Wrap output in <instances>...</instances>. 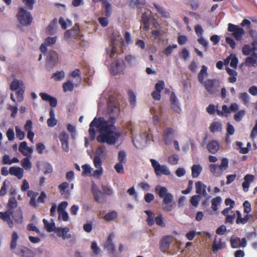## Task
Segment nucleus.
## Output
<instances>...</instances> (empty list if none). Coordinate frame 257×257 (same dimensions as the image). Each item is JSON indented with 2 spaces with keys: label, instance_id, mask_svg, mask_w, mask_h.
<instances>
[{
  "label": "nucleus",
  "instance_id": "nucleus-36",
  "mask_svg": "<svg viewBox=\"0 0 257 257\" xmlns=\"http://www.w3.org/2000/svg\"><path fill=\"white\" fill-rule=\"evenodd\" d=\"M207 70V67L205 65H203L201 67L200 71L198 75V80L201 84H203L205 82V81H204V78L207 76L208 74Z\"/></svg>",
  "mask_w": 257,
  "mask_h": 257
},
{
  "label": "nucleus",
  "instance_id": "nucleus-3",
  "mask_svg": "<svg viewBox=\"0 0 257 257\" xmlns=\"http://www.w3.org/2000/svg\"><path fill=\"white\" fill-rule=\"evenodd\" d=\"M39 195V193L32 190H29L27 192V195L30 197L29 205L31 207L37 208L40 203H44L47 195L44 191L41 192L40 196L36 200V198Z\"/></svg>",
  "mask_w": 257,
  "mask_h": 257
},
{
  "label": "nucleus",
  "instance_id": "nucleus-38",
  "mask_svg": "<svg viewBox=\"0 0 257 257\" xmlns=\"http://www.w3.org/2000/svg\"><path fill=\"white\" fill-rule=\"evenodd\" d=\"M102 7L105 10V16L107 17H110L112 11L111 4L107 1H104L102 2Z\"/></svg>",
  "mask_w": 257,
  "mask_h": 257
},
{
  "label": "nucleus",
  "instance_id": "nucleus-61",
  "mask_svg": "<svg viewBox=\"0 0 257 257\" xmlns=\"http://www.w3.org/2000/svg\"><path fill=\"white\" fill-rule=\"evenodd\" d=\"M28 148L27 143L26 142H23L20 144L19 150L24 156H27V153L25 151H26Z\"/></svg>",
  "mask_w": 257,
  "mask_h": 257
},
{
  "label": "nucleus",
  "instance_id": "nucleus-47",
  "mask_svg": "<svg viewBox=\"0 0 257 257\" xmlns=\"http://www.w3.org/2000/svg\"><path fill=\"white\" fill-rule=\"evenodd\" d=\"M77 84H73L70 81H67L65 82L63 85V88L64 92L68 91H72L73 90L74 86H77Z\"/></svg>",
  "mask_w": 257,
  "mask_h": 257
},
{
  "label": "nucleus",
  "instance_id": "nucleus-9",
  "mask_svg": "<svg viewBox=\"0 0 257 257\" xmlns=\"http://www.w3.org/2000/svg\"><path fill=\"white\" fill-rule=\"evenodd\" d=\"M117 34H116L114 35L112 38V46L111 48L110 53L109 52L108 49H106V52L107 54L109 55V57L110 58H114L117 54V48L116 46L117 45V43H119L121 45H123V41H122V38L121 35H118L117 37Z\"/></svg>",
  "mask_w": 257,
  "mask_h": 257
},
{
  "label": "nucleus",
  "instance_id": "nucleus-52",
  "mask_svg": "<svg viewBox=\"0 0 257 257\" xmlns=\"http://www.w3.org/2000/svg\"><path fill=\"white\" fill-rule=\"evenodd\" d=\"M50 117L47 120V124L49 127H53L56 125L57 120L55 117V113H50Z\"/></svg>",
  "mask_w": 257,
  "mask_h": 257
},
{
  "label": "nucleus",
  "instance_id": "nucleus-49",
  "mask_svg": "<svg viewBox=\"0 0 257 257\" xmlns=\"http://www.w3.org/2000/svg\"><path fill=\"white\" fill-rule=\"evenodd\" d=\"M117 217V213L114 211L108 212L104 216V219L108 221H111L116 219Z\"/></svg>",
  "mask_w": 257,
  "mask_h": 257
},
{
  "label": "nucleus",
  "instance_id": "nucleus-39",
  "mask_svg": "<svg viewBox=\"0 0 257 257\" xmlns=\"http://www.w3.org/2000/svg\"><path fill=\"white\" fill-rule=\"evenodd\" d=\"M222 199L221 197L217 196L211 200V208L214 211L218 210V206L220 204Z\"/></svg>",
  "mask_w": 257,
  "mask_h": 257
},
{
  "label": "nucleus",
  "instance_id": "nucleus-15",
  "mask_svg": "<svg viewBox=\"0 0 257 257\" xmlns=\"http://www.w3.org/2000/svg\"><path fill=\"white\" fill-rule=\"evenodd\" d=\"M79 34V27L76 24L72 29L67 30L64 34V38L69 40L72 39H76Z\"/></svg>",
  "mask_w": 257,
  "mask_h": 257
},
{
  "label": "nucleus",
  "instance_id": "nucleus-57",
  "mask_svg": "<svg viewBox=\"0 0 257 257\" xmlns=\"http://www.w3.org/2000/svg\"><path fill=\"white\" fill-rule=\"evenodd\" d=\"M118 163L124 164L126 162V153L124 151H120L118 154Z\"/></svg>",
  "mask_w": 257,
  "mask_h": 257
},
{
  "label": "nucleus",
  "instance_id": "nucleus-20",
  "mask_svg": "<svg viewBox=\"0 0 257 257\" xmlns=\"http://www.w3.org/2000/svg\"><path fill=\"white\" fill-rule=\"evenodd\" d=\"M196 193L199 195H201L203 197H206L207 193L206 191V186L202 182L198 181L195 183Z\"/></svg>",
  "mask_w": 257,
  "mask_h": 257
},
{
  "label": "nucleus",
  "instance_id": "nucleus-2",
  "mask_svg": "<svg viewBox=\"0 0 257 257\" xmlns=\"http://www.w3.org/2000/svg\"><path fill=\"white\" fill-rule=\"evenodd\" d=\"M155 191L156 193L163 199V209L167 211H171L173 207L171 204L173 201V195L168 192L166 187L160 185L155 187Z\"/></svg>",
  "mask_w": 257,
  "mask_h": 257
},
{
  "label": "nucleus",
  "instance_id": "nucleus-48",
  "mask_svg": "<svg viewBox=\"0 0 257 257\" xmlns=\"http://www.w3.org/2000/svg\"><path fill=\"white\" fill-rule=\"evenodd\" d=\"M59 23L63 29H66L68 26L72 25V22L69 20L66 21L63 17H60L59 20Z\"/></svg>",
  "mask_w": 257,
  "mask_h": 257
},
{
  "label": "nucleus",
  "instance_id": "nucleus-60",
  "mask_svg": "<svg viewBox=\"0 0 257 257\" xmlns=\"http://www.w3.org/2000/svg\"><path fill=\"white\" fill-rule=\"evenodd\" d=\"M238 98L245 104L248 103L249 101V96L246 92L240 93Z\"/></svg>",
  "mask_w": 257,
  "mask_h": 257
},
{
  "label": "nucleus",
  "instance_id": "nucleus-8",
  "mask_svg": "<svg viewBox=\"0 0 257 257\" xmlns=\"http://www.w3.org/2000/svg\"><path fill=\"white\" fill-rule=\"evenodd\" d=\"M202 84L210 94H213L218 92L220 87L219 81L216 79H208L205 81Z\"/></svg>",
  "mask_w": 257,
  "mask_h": 257
},
{
  "label": "nucleus",
  "instance_id": "nucleus-33",
  "mask_svg": "<svg viewBox=\"0 0 257 257\" xmlns=\"http://www.w3.org/2000/svg\"><path fill=\"white\" fill-rule=\"evenodd\" d=\"M22 88H25L23 82L17 79H14L10 85V89L12 91L20 90Z\"/></svg>",
  "mask_w": 257,
  "mask_h": 257
},
{
  "label": "nucleus",
  "instance_id": "nucleus-43",
  "mask_svg": "<svg viewBox=\"0 0 257 257\" xmlns=\"http://www.w3.org/2000/svg\"><path fill=\"white\" fill-rule=\"evenodd\" d=\"M145 213L148 215L147 222L149 226H153L154 224L155 221L154 219V214L150 210H145Z\"/></svg>",
  "mask_w": 257,
  "mask_h": 257
},
{
  "label": "nucleus",
  "instance_id": "nucleus-17",
  "mask_svg": "<svg viewBox=\"0 0 257 257\" xmlns=\"http://www.w3.org/2000/svg\"><path fill=\"white\" fill-rule=\"evenodd\" d=\"M69 231V228L68 227H56L55 229V232L59 237H61L63 239H69L71 237L70 234H67Z\"/></svg>",
  "mask_w": 257,
  "mask_h": 257
},
{
  "label": "nucleus",
  "instance_id": "nucleus-27",
  "mask_svg": "<svg viewBox=\"0 0 257 257\" xmlns=\"http://www.w3.org/2000/svg\"><path fill=\"white\" fill-rule=\"evenodd\" d=\"M9 173L21 179L23 176V170L20 167H11L9 170Z\"/></svg>",
  "mask_w": 257,
  "mask_h": 257
},
{
  "label": "nucleus",
  "instance_id": "nucleus-59",
  "mask_svg": "<svg viewBox=\"0 0 257 257\" xmlns=\"http://www.w3.org/2000/svg\"><path fill=\"white\" fill-rule=\"evenodd\" d=\"M21 165L25 169H30L32 167L31 163L28 158H24L21 161Z\"/></svg>",
  "mask_w": 257,
  "mask_h": 257
},
{
  "label": "nucleus",
  "instance_id": "nucleus-29",
  "mask_svg": "<svg viewBox=\"0 0 257 257\" xmlns=\"http://www.w3.org/2000/svg\"><path fill=\"white\" fill-rule=\"evenodd\" d=\"M236 223L237 224H244L249 220V215L246 214L243 217H241V214L239 210L236 211Z\"/></svg>",
  "mask_w": 257,
  "mask_h": 257
},
{
  "label": "nucleus",
  "instance_id": "nucleus-42",
  "mask_svg": "<svg viewBox=\"0 0 257 257\" xmlns=\"http://www.w3.org/2000/svg\"><path fill=\"white\" fill-rule=\"evenodd\" d=\"M19 238V235L17 232L14 231L12 234L10 247L12 249L16 248L17 245V240Z\"/></svg>",
  "mask_w": 257,
  "mask_h": 257
},
{
  "label": "nucleus",
  "instance_id": "nucleus-23",
  "mask_svg": "<svg viewBox=\"0 0 257 257\" xmlns=\"http://www.w3.org/2000/svg\"><path fill=\"white\" fill-rule=\"evenodd\" d=\"M244 63L248 67H256L257 53H253L250 56L246 57Z\"/></svg>",
  "mask_w": 257,
  "mask_h": 257
},
{
  "label": "nucleus",
  "instance_id": "nucleus-25",
  "mask_svg": "<svg viewBox=\"0 0 257 257\" xmlns=\"http://www.w3.org/2000/svg\"><path fill=\"white\" fill-rule=\"evenodd\" d=\"M58 57L57 53L54 51H50L47 58V63L50 65H54L57 62Z\"/></svg>",
  "mask_w": 257,
  "mask_h": 257
},
{
  "label": "nucleus",
  "instance_id": "nucleus-31",
  "mask_svg": "<svg viewBox=\"0 0 257 257\" xmlns=\"http://www.w3.org/2000/svg\"><path fill=\"white\" fill-rule=\"evenodd\" d=\"M116 34H117V36L118 35H120L121 36L122 38V41H123V45H121V46H123L125 45V43L127 45L130 44L131 43H132V40L131 37V35L129 32L124 31L122 32V35L119 34L118 32H115L113 33L112 37L114 36V35Z\"/></svg>",
  "mask_w": 257,
  "mask_h": 257
},
{
  "label": "nucleus",
  "instance_id": "nucleus-10",
  "mask_svg": "<svg viewBox=\"0 0 257 257\" xmlns=\"http://www.w3.org/2000/svg\"><path fill=\"white\" fill-rule=\"evenodd\" d=\"M173 241V236L172 235H165L163 236L160 241V249L164 253L168 251L170 245Z\"/></svg>",
  "mask_w": 257,
  "mask_h": 257
},
{
  "label": "nucleus",
  "instance_id": "nucleus-51",
  "mask_svg": "<svg viewBox=\"0 0 257 257\" xmlns=\"http://www.w3.org/2000/svg\"><path fill=\"white\" fill-rule=\"evenodd\" d=\"M69 186V183L66 182H64L58 186V189L62 195H65L66 194V189L68 188Z\"/></svg>",
  "mask_w": 257,
  "mask_h": 257
},
{
  "label": "nucleus",
  "instance_id": "nucleus-32",
  "mask_svg": "<svg viewBox=\"0 0 257 257\" xmlns=\"http://www.w3.org/2000/svg\"><path fill=\"white\" fill-rule=\"evenodd\" d=\"M11 216H12V217L17 223H22L23 221V217L22 211L21 209H18L15 212L13 211Z\"/></svg>",
  "mask_w": 257,
  "mask_h": 257
},
{
  "label": "nucleus",
  "instance_id": "nucleus-30",
  "mask_svg": "<svg viewBox=\"0 0 257 257\" xmlns=\"http://www.w3.org/2000/svg\"><path fill=\"white\" fill-rule=\"evenodd\" d=\"M226 70L229 75V77L228 79V81L229 83H234L237 80L236 76L237 75V72L232 69L229 68V67H226Z\"/></svg>",
  "mask_w": 257,
  "mask_h": 257
},
{
  "label": "nucleus",
  "instance_id": "nucleus-45",
  "mask_svg": "<svg viewBox=\"0 0 257 257\" xmlns=\"http://www.w3.org/2000/svg\"><path fill=\"white\" fill-rule=\"evenodd\" d=\"M154 6L158 12L161 15V16L165 18H170V14L168 12L166 11L164 9L161 8L157 5L154 4Z\"/></svg>",
  "mask_w": 257,
  "mask_h": 257
},
{
  "label": "nucleus",
  "instance_id": "nucleus-35",
  "mask_svg": "<svg viewBox=\"0 0 257 257\" xmlns=\"http://www.w3.org/2000/svg\"><path fill=\"white\" fill-rule=\"evenodd\" d=\"M18 206V202L15 196H11L7 204L8 210L11 211L13 213V210L16 208Z\"/></svg>",
  "mask_w": 257,
  "mask_h": 257
},
{
  "label": "nucleus",
  "instance_id": "nucleus-58",
  "mask_svg": "<svg viewBox=\"0 0 257 257\" xmlns=\"http://www.w3.org/2000/svg\"><path fill=\"white\" fill-rule=\"evenodd\" d=\"M81 72L79 69H76L71 73V76L76 78L78 81V84L80 83L81 77L80 76Z\"/></svg>",
  "mask_w": 257,
  "mask_h": 257
},
{
  "label": "nucleus",
  "instance_id": "nucleus-4",
  "mask_svg": "<svg viewBox=\"0 0 257 257\" xmlns=\"http://www.w3.org/2000/svg\"><path fill=\"white\" fill-rule=\"evenodd\" d=\"M210 172L215 177L221 176L224 171L228 168V160L226 158L221 159V164L218 165L216 164H211L209 166Z\"/></svg>",
  "mask_w": 257,
  "mask_h": 257
},
{
  "label": "nucleus",
  "instance_id": "nucleus-37",
  "mask_svg": "<svg viewBox=\"0 0 257 257\" xmlns=\"http://www.w3.org/2000/svg\"><path fill=\"white\" fill-rule=\"evenodd\" d=\"M192 176L193 178H197L202 171V168L200 165H194L191 168Z\"/></svg>",
  "mask_w": 257,
  "mask_h": 257
},
{
  "label": "nucleus",
  "instance_id": "nucleus-13",
  "mask_svg": "<svg viewBox=\"0 0 257 257\" xmlns=\"http://www.w3.org/2000/svg\"><path fill=\"white\" fill-rule=\"evenodd\" d=\"M125 68V64L122 60H117L112 63L111 65V72L113 75H116L117 73L122 71Z\"/></svg>",
  "mask_w": 257,
  "mask_h": 257
},
{
  "label": "nucleus",
  "instance_id": "nucleus-16",
  "mask_svg": "<svg viewBox=\"0 0 257 257\" xmlns=\"http://www.w3.org/2000/svg\"><path fill=\"white\" fill-rule=\"evenodd\" d=\"M17 254L20 257H34L35 255L33 250L24 246L18 248Z\"/></svg>",
  "mask_w": 257,
  "mask_h": 257
},
{
  "label": "nucleus",
  "instance_id": "nucleus-34",
  "mask_svg": "<svg viewBox=\"0 0 257 257\" xmlns=\"http://www.w3.org/2000/svg\"><path fill=\"white\" fill-rule=\"evenodd\" d=\"M174 133V130L171 127L166 128L164 130V139L166 145L170 144V137L173 135Z\"/></svg>",
  "mask_w": 257,
  "mask_h": 257
},
{
  "label": "nucleus",
  "instance_id": "nucleus-14",
  "mask_svg": "<svg viewBox=\"0 0 257 257\" xmlns=\"http://www.w3.org/2000/svg\"><path fill=\"white\" fill-rule=\"evenodd\" d=\"M230 245L232 248L245 247L247 245V241L245 237L240 239L238 237H231L230 239Z\"/></svg>",
  "mask_w": 257,
  "mask_h": 257
},
{
  "label": "nucleus",
  "instance_id": "nucleus-56",
  "mask_svg": "<svg viewBox=\"0 0 257 257\" xmlns=\"http://www.w3.org/2000/svg\"><path fill=\"white\" fill-rule=\"evenodd\" d=\"M93 196L95 200L99 203L106 201L105 199L102 197L101 192H95Z\"/></svg>",
  "mask_w": 257,
  "mask_h": 257
},
{
  "label": "nucleus",
  "instance_id": "nucleus-24",
  "mask_svg": "<svg viewBox=\"0 0 257 257\" xmlns=\"http://www.w3.org/2000/svg\"><path fill=\"white\" fill-rule=\"evenodd\" d=\"M220 145L219 143L215 140H212L207 145L208 151L211 154H215L219 149Z\"/></svg>",
  "mask_w": 257,
  "mask_h": 257
},
{
  "label": "nucleus",
  "instance_id": "nucleus-41",
  "mask_svg": "<svg viewBox=\"0 0 257 257\" xmlns=\"http://www.w3.org/2000/svg\"><path fill=\"white\" fill-rule=\"evenodd\" d=\"M57 22L56 20L52 21L46 29L47 33L49 35H53L56 32Z\"/></svg>",
  "mask_w": 257,
  "mask_h": 257
},
{
  "label": "nucleus",
  "instance_id": "nucleus-21",
  "mask_svg": "<svg viewBox=\"0 0 257 257\" xmlns=\"http://www.w3.org/2000/svg\"><path fill=\"white\" fill-rule=\"evenodd\" d=\"M254 179V176L251 174H247L244 177V181L242 184V186L244 192L248 191L250 183L253 181Z\"/></svg>",
  "mask_w": 257,
  "mask_h": 257
},
{
  "label": "nucleus",
  "instance_id": "nucleus-5",
  "mask_svg": "<svg viewBox=\"0 0 257 257\" xmlns=\"http://www.w3.org/2000/svg\"><path fill=\"white\" fill-rule=\"evenodd\" d=\"M17 17L20 23L25 26L30 25L33 20L30 12L27 11L23 8L19 9L17 14Z\"/></svg>",
  "mask_w": 257,
  "mask_h": 257
},
{
  "label": "nucleus",
  "instance_id": "nucleus-18",
  "mask_svg": "<svg viewBox=\"0 0 257 257\" xmlns=\"http://www.w3.org/2000/svg\"><path fill=\"white\" fill-rule=\"evenodd\" d=\"M12 214V212L9 210H7L4 212H0V218L3 221L7 222L10 228H13L14 227V222L11 218V216Z\"/></svg>",
  "mask_w": 257,
  "mask_h": 257
},
{
  "label": "nucleus",
  "instance_id": "nucleus-64",
  "mask_svg": "<svg viewBox=\"0 0 257 257\" xmlns=\"http://www.w3.org/2000/svg\"><path fill=\"white\" fill-rule=\"evenodd\" d=\"M82 168L83 169V172L82 173L83 176L88 175L91 173V168L89 165L85 164L82 166Z\"/></svg>",
  "mask_w": 257,
  "mask_h": 257
},
{
  "label": "nucleus",
  "instance_id": "nucleus-62",
  "mask_svg": "<svg viewBox=\"0 0 257 257\" xmlns=\"http://www.w3.org/2000/svg\"><path fill=\"white\" fill-rule=\"evenodd\" d=\"M128 100L132 105H134L136 102V96L132 91H129L128 92Z\"/></svg>",
  "mask_w": 257,
  "mask_h": 257
},
{
  "label": "nucleus",
  "instance_id": "nucleus-63",
  "mask_svg": "<svg viewBox=\"0 0 257 257\" xmlns=\"http://www.w3.org/2000/svg\"><path fill=\"white\" fill-rule=\"evenodd\" d=\"M232 214L228 215L225 216L226 218L225 219V223H229L232 224L233 223L234 220L235 218V214L233 212V211H231Z\"/></svg>",
  "mask_w": 257,
  "mask_h": 257
},
{
  "label": "nucleus",
  "instance_id": "nucleus-11",
  "mask_svg": "<svg viewBox=\"0 0 257 257\" xmlns=\"http://www.w3.org/2000/svg\"><path fill=\"white\" fill-rule=\"evenodd\" d=\"M228 31L232 33V35L237 41L240 40L244 34V31L242 28L232 24H228Z\"/></svg>",
  "mask_w": 257,
  "mask_h": 257
},
{
  "label": "nucleus",
  "instance_id": "nucleus-55",
  "mask_svg": "<svg viewBox=\"0 0 257 257\" xmlns=\"http://www.w3.org/2000/svg\"><path fill=\"white\" fill-rule=\"evenodd\" d=\"M230 59V66L234 68L237 67L238 59L234 54H231L229 56Z\"/></svg>",
  "mask_w": 257,
  "mask_h": 257
},
{
  "label": "nucleus",
  "instance_id": "nucleus-6",
  "mask_svg": "<svg viewBox=\"0 0 257 257\" xmlns=\"http://www.w3.org/2000/svg\"><path fill=\"white\" fill-rule=\"evenodd\" d=\"M150 162L157 176L159 177L162 175L166 176L170 175V171L167 166L160 165L158 161L153 159H151Z\"/></svg>",
  "mask_w": 257,
  "mask_h": 257
},
{
  "label": "nucleus",
  "instance_id": "nucleus-22",
  "mask_svg": "<svg viewBox=\"0 0 257 257\" xmlns=\"http://www.w3.org/2000/svg\"><path fill=\"white\" fill-rule=\"evenodd\" d=\"M149 19L150 14L148 13L145 12L143 13L142 19L141 20V28L143 29L144 30L147 31L149 28Z\"/></svg>",
  "mask_w": 257,
  "mask_h": 257
},
{
  "label": "nucleus",
  "instance_id": "nucleus-12",
  "mask_svg": "<svg viewBox=\"0 0 257 257\" xmlns=\"http://www.w3.org/2000/svg\"><path fill=\"white\" fill-rule=\"evenodd\" d=\"M115 235L113 233H111L109 234L106 239V241L104 243V248L106 249L108 253L112 254L115 250V245L113 243V239L114 238Z\"/></svg>",
  "mask_w": 257,
  "mask_h": 257
},
{
  "label": "nucleus",
  "instance_id": "nucleus-1",
  "mask_svg": "<svg viewBox=\"0 0 257 257\" xmlns=\"http://www.w3.org/2000/svg\"><path fill=\"white\" fill-rule=\"evenodd\" d=\"M116 118L110 116L108 121H106L103 118L98 119L95 117L89 125V135L91 141L95 138V131L94 127L98 128L100 135L96 137L97 141L100 143H106L108 145H114L121 134L115 132L114 126Z\"/></svg>",
  "mask_w": 257,
  "mask_h": 257
},
{
  "label": "nucleus",
  "instance_id": "nucleus-7",
  "mask_svg": "<svg viewBox=\"0 0 257 257\" xmlns=\"http://www.w3.org/2000/svg\"><path fill=\"white\" fill-rule=\"evenodd\" d=\"M120 96L112 95L109 98L107 103L108 112H119L121 111L119 104Z\"/></svg>",
  "mask_w": 257,
  "mask_h": 257
},
{
  "label": "nucleus",
  "instance_id": "nucleus-46",
  "mask_svg": "<svg viewBox=\"0 0 257 257\" xmlns=\"http://www.w3.org/2000/svg\"><path fill=\"white\" fill-rule=\"evenodd\" d=\"M43 222L44 224L45 227L46 228L47 231L49 232H52L53 231H55V229L56 227H55L54 223H49L46 219H43Z\"/></svg>",
  "mask_w": 257,
  "mask_h": 257
},
{
  "label": "nucleus",
  "instance_id": "nucleus-54",
  "mask_svg": "<svg viewBox=\"0 0 257 257\" xmlns=\"http://www.w3.org/2000/svg\"><path fill=\"white\" fill-rule=\"evenodd\" d=\"M179 159L178 155L174 154L168 157V162L171 165H174L178 163Z\"/></svg>",
  "mask_w": 257,
  "mask_h": 257
},
{
  "label": "nucleus",
  "instance_id": "nucleus-28",
  "mask_svg": "<svg viewBox=\"0 0 257 257\" xmlns=\"http://www.w3.org/2000/svg\"><path fill=\"white\" fill-rule=\"evenodd\" d=\"M226 246V243L224 241H222L221 239H219L218 243L216 242V240L213 241L212 245V251L214 253H216L218 252L219 249H221L225 248Z\"/></svg>",
  "mask_w": 257,
  "mask_h": 257
},
{
  "label": "nucleus",
  "instance_id": "nucleus-19",
  "mask_svg": "<svg viewBox=\"0 0 257 257\" xmlns=\"http://www.w3.org/2000/svg\"><path fill=\"white\" fill-rule=\"evenodd\" d=\"M25 91V88H20L16 91L15 94L12 93L11 94V99L15 102H22L23 99V93Z\"/></svg>",
  "mask_w": 257,
  "mask_h": 257
},
{
  "label": "nucleus",
  "instance_id": "nucleus-50",
  "mask_svg": "<svg viewBox=\"0 0 257 257\" xmlns=\"http://www.w3.org/2000/svg\"><path fill=\"white\" fill-rule=\"evenodd\" d=\"M106 149L104 145L99 146L96 150L95 156H99V157L105 156L106 155Z\"/></svg>",
  "mask_w": 257,
  "mask_h": 257
},
{
  "label": "nucleus",
  "instance_id": "nucleus-53",
  "mask_svg": "<svg viewBox=\"0 0 257 257\" xmlns=\"http://www.w3.org/2000/svg\"><path fill=\"white\" fill-rule=\"evenodd\" d=\"M200 199V195H195L192 196L190 200L191 205L195 207H197L198 205Z\"/></svg>",
  "mask_w": 257,
  "mask_h": 257
},
{
  "label": "nucleus",
  "instance_id": "nucleus-44",
  "mask_svg": "<svg viewBox=\"0 0 257 257\" xmlns=\"http://www.w3.org/2000/svg\"><path fill=\"white\" fill-rule=\"evenodd\" d=\"M65 76V73L64 71L61 70L53 73L52 76V78L54 79L55 81H61L64 78Z\"/></svg>",
  "mask_w": 257,
  "mask_h": 257
},
{
  "label": "nucleus",
  "instance_id": "nucleus-40",
  "mask_svg": "<svg viewBox=\"0 0 257 257\" xmlns=\"http://www.w3.org/2000/svg\"><path fill=\"white\" fill-rule=\"evenodd\" d=\"M221 123L219 122H213L209 126L210 131L213 133L219 132L221 130Z\"/></svg>",
  "mask_w": 257,
  "mask_h": 257
},
{
  "label": "nucleus",
  "instance_id": "nucleus-26",
  "mask_svg": "<svg viewBox=\"0 0 257 257\" xmlns=\"http://www.w3.org/2000/svg\"><path fill=\"white\" fill-rule=\"evenodd\" d=\"M57 40V37H48L46 40L45 43H43L40 48L42 52L44 53L47 50V46H50L54 44Z\"/></svg>",
  "mask_w": 257,
  "mask_h": 257
}]
</instances>
